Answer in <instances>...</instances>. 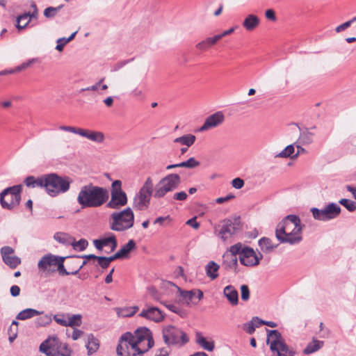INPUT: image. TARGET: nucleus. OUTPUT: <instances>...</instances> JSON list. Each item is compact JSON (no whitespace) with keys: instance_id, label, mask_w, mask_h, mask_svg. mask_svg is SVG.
I'll return each instance as SVG.
<instances>
[{"instance_id":"26","label":"nucleus","mask_w":356,"mask_h":356,"mask_svg":"<svg viewBox=\"0 0 356 356\" xmlns=\"http://www.w3.org/2000/svg\"><path fill=\"white\" fill-rule=\"evenodd\" d=\"M218 42L216 36L208 37L195 44V47L200 51H205L213 47Z\"/></svg>"},{"instance_id":"48","label":"nucleus","mask_w":356,"mask_h":356,"mask_svg":"<svg viewBox=\"0 0 356 356\" xmlns=\"http://www.w3.org/2000/svg\"><path fill=\"white\" fill-rule=\"evenodd\" d=\"M313 134L309 131L302 132L300 134L299 140L302 144H310L313 141Z\"/></svg>"},{"instance_id":"3","label":"nucleus","mask_w":356,"mask_h":356,"mask_svg":"<svg viewBox=\"0 0 356 356\" xmlns=\"http://www.w3.org/2000/svg\"><path fill=\"white\" fill-rule=\"evenodd\" d=\"M108 198L106 188L90 184L80 188L76 200L81 209L96 208L107 202Z\"/></svg>"},{"instance_id":"9","label":"nucleus","mask_w":356,"mask_h":356,"mask_svg":"<svg viewBox=\"0 0 356 356\" xmlns=\"http://www.w3.org/2000/svg\"><path fill=\"white\" fill-rule=\"evenodd\" d=\"M162 334L163 341L168 346L178 345L182 346L189 341L187 334L184 331L173 325L164 327Z\"/></svg>"},{"instance_id":"20","label":"nucleus","mask_w":356,"mask_h":356,"mask_svg":"<svg viewBox=\"0 0 356 356\" xmlns=\"http://www.w3.org/2000/svg\"><path fill=\"white\" fill-rule=\"evenodd\" d=\"M93 245L99 251H102L104 247L109 245L111 248L109 252H113L118 246V242L115 235L111 234L108 237L94 240ZM107 252L108 253V252Z\"/></svg>"},{"instance_id":"12","label":"nucleus","mask_w":356,"mask_h":356,"mask_svg":"<svg viewBox=\"0 0 356 356\" xmlns=\"http://www.w3.org/2000/svg\"><path fill=\"white\" fill-rule=\"evenodd\" d=\"M341 210V207L337 204L332 202L321 209L313 207L310 211L315 220L328 221L337 218L340 214Z\"/></svg>"},{"instance_id":"38","label":"nucleus","mask_w":356,"mask_h":356,"mask_svg":"<svg viewBox=\"0 0 356 356\" xmlns=\"http://www.w3.org/2000/svg\"><path fill=\"white\" fill-rule=\"evenodd\" d=\"M277 356H294L295 352L289 348L286 343L281 344V346L277 348Z\"/></svg>"},{"instance_id":"62","label":"nucleus","mask_w":356,"mask_h":356,"mask_svg":"<svg viewBox=\"0 0 356 356\" xmlns=\"http://www.w3.org/2000/svg\"><path fill=\"white\" fill-rule=\"evenodd\" d=\"M186 225L192 227L193 228L197 229L200 227V223L197 222L196 217H193L186 221Z\"/></svg>"},{"instance_id":"49","label":"nucleus","mask_w":356,"mask_h":356,"mask_svg":"<svg viewBox=\"0 0 356 356\" xmlns=\"http://www.w3.org/2000/svg\"><path fill=\"white\" fill-rule=\"evenodd\" d=\"M241 299L243 301H248L250 299V292L248 285L243 284L241 286Z\"/></svg>"},{"instance_id":"52","label":"nucleus","mask_w":356,"mask_h":356,"mask_svg":"<svg viewBox=\"0 0 356 356\" xmlns=\"http://www.w3.org/2000/svg\"><path fill=\"white\" fill-rule=\"evenodd\" d=\"M37 61L36 58H31L28 60L27 61L22 63L20 65L16 67L17 72H20L22 70H24L26 69L28 67H29L33 63H35Z\"/></svg>"},{"instance_id":"2","label":"nucleus","mask_w":356,"mask_h":356,"mask_svg":"<svg viewBox=\"0 0 356 356\" xmlns=\"http://www.w3.org/2000/svg\"><path fill=\"white\" fill-rule=\"evenodd\" d=\"M304 225L296 215H288L277 225L275 236L281 243L298 244L302 240Z\"/></svg>"},{"instance_id":"11","label":"nucleus","mask_w":356,"mask_h":356,"mask_svg":"<svg viewBox=\"0 0 356 356\" xmlns=\"http://www.w3.org/2000/svg\"><path fill=\"white\" fill-rule=\"evenodd\" d=\"M241 229L239 218H228L222 220L219 225L217 236L223 241L230 239Z\"/></svg>"},{"instance_id":"6","label":"nucleus","mask_w":356,"mask_h":356,"mask_svg":"<svg viewBox=\"0 0 356 356\" xmlns=\"http://www.w3.org/2000/svg\"><path fill=\"white\" fill-rule=\"evenodd\" d=\"M181 181L178 174L171 173L163 177L154 186V198L161 199L168 193L176 190L180 185Z\"/></svg>"},{"instance_id":"57","label":"nucleus","mask_w":356,"mask_h":356,"mask_svg":"<svg viewBox=\"0 0 356 356\" xmlns=\"http://www.w3.org/2000/svg\"><path fill=\"white\" fill-rule=\"evenodd\" d=\"M51 321V318L47 315H45L38 318L36 323L38 325L42 326L49 324Z\"/></svg>"},{"instance_id":"25","label":"nucleus","mask_w":356,"mask_h":356,"mask_svg":"<svg viewBox=\"0 0 356 356\" xmlns=\"http://www.w3.org/2000/svg\"><path fill=\"white\" fill-rule=\"evenodd\" d=\"M259 18L254 15H248L243 22V26L248 31H253L259 24Z\"/></svg>"},{"instance_id":"5","label":"nucleus","mask_w":356,"mask_h":356,"mask_svg":"<svg viewBox=\"0 0 356 356\" xmlns=\"http://www.w3.org/2000/svg\"><path fill=\"white\" fill-rule=\"evenodd\" d=\"M134 225V214L130 207L120 211H114L110 215L109 227L115 232H124Z\"/></svg>"},{"instance_id":"51","label":"nucleus","mask_w":356,"mask_h":356,"mask_svg":"<svg viewBox=\"0 0 356 356\" xmlns=\"http://www.w3.org/2000/svg\"><path fill=\"white\" fill-rule=\"evenodd\" d=\"M54 321L59 325L67 327V319H65L63 314H56L54 316Z\"/></svg>"},{"instance_id":"61","label":"nucleus","mask_w":356,"mask_h":356,"mask_svg":"<svg viewBox=\"0 0 356 356\" xmlns=\"http://www.w3.org/2000/svg\"><path fill=\"white\" fill-rule=\"evenodd\" d=\"M350 26H351V22H350V20H348V21L340 24L339 26H337L335 29V31L337 33H340V32L346 30Z\"/></svg>"},{"instance_id":"19","label":"nucleus","mask_w":356,"mask_h":356,"mask_svg":"<svg viewBox=\"0 0 356 356\" xmlns=\"http://www.w3.org/2000/svg\"><path fill=\"white\" fill-rule=\"evenodd\" d=\"M225 120L224 115L222 112H216L209 117L204 121L203 125L200 127V131H205L209 129L215 128L220 125Z\"/></svg>"},{"instance_id":"23","label":"nucleus","mask_w":356,"mask_h":356,"mask_svg":"<svg viewBox=\"0 0 356 356\" xmlns=\"http://www.w3.org/2000/svg\"><path fill=\"white\" fill-rule=\"evenodd\" d=\"M24 184L27 187L29 188H44L45 187V175H43L39 177H35L34 176H29L24 180Z\"/></svg>"},{"instance_id":"1","label":"nucleus","mask_w":356,"mask_h":356,"mask_svg":"<svg viewBox=\"0 0 356 356\" xmlns=\"http://www.w3.org/2000/svg\"><path fill=\"white\" fill-rule=\"evenodd\" d=\"M154 345L150 330L140 327L134 332L124 333L119 339L116 351L118 356H143Z\"/></svg>"},{"instance_id":"58","label":"nucleus","mask_w":356,"mask_h":356,"mask_svg":"<svg viewBox=\"0 0 356 356\" xmlns=\"http://www.w3.org/2000/svg\"><path fill=\"white\" fill-rule=\"evenodd\" d=\"M244 330L246 331L247 333L252 334L254 332L255 328L253 326V322L251 320L250 322L244 324L243 325Z\"/></svg>"},{"instance_id":"8","label":"nucleus","mask_w":356,"mask_h":356,"mask_svg":"<svg viewBox=\"0 0 356 356\" xmlns=\"http://www.w3.org/2000/svg\"><path fill=\"white\" fill-rule=\"evenodd\" d=\"M152 195L154 197V183L152 177H148L134 199V207L138 210L147 209Z\"/></svg>"},{"instance_id":"22","label":"nucleus","mask_w":356,"mask_h":356,"mask_svg":"<svg viewBox=\"0 0 356 356\" xmlns=\"http://www.w3.org/2000/svg\"><path fill=\"white\" fill-rule=\"evenodd\" d=\"M223 294L232 305H237L238 303V293L232 285H228L224 288Z\"/></svg>"},{"instance_id":"17","label":"nucleus","mask_w":356,"mask_h":356,"mask_svg":"<svg viewBox=\"0 0 356 356\" xmlns=\"http://www.w3.org/2000/svg\"><path fill=\"white\" fill-rule=\"evenodd\" d=\"M62 343L57 337H50L44 340L40 346V351L46 355H49L51 351L54 354H56L58 351H60L61 348Z\"/></svg>"},{"instance_id":"55","label":"nucleus","mask_w":356,"mask_h":356,"mask_svg":"<svg viewBox=\"0 0 356 356\" xmlns=\"http://www.w3.org/2000/svg\"><path fill=\"white\" fill-rule=\"evenodd\" d=\"M56 42V49L58 51H62L65 44L68 43V41L66 40V38H60L57 40Z\"/></svg>"},{"instance_id":"7","label":"nucleus","mask_w":356,"mask_h":356,"mask_svg":"<svg viewBox=\"0 0 356 356\" xmlns=\"http://www.w3.org/2000/svg\"><path fill=\"white\" fill-rule=\"evenodd\" d=\"M22 185H15L5 188L0 193V204L2 208L13 210L17 208L21 201Z\"/></svg>"},{"instance_id":"53","label":"nucleus","mask_w":356,"mask_h":356,"mask_svg":"<svg viewBox=\"0 0 356 356\" xmlns=\"http://www.w3.org/2000/svg\"><path fill=\"white\" fill-rule=\"evenodd\" d=\"M187 197L188 195L185 191L177 192L172 195L173 200L184 201Z\"/></svg>"},{"instance_id":"56","label":"nucleus","mask_w":356,"mask_h":356,"mask_svg":"<svg viewBox=\"0 0 356 356\" xmlns=\"http://www.w3.org/2000/svg\"><path fill=\"white\" fill-rule=\"evenodd\" d=\"M232 186L236 189H241L244 186V181L239 178H235L232 181Z\"/></svg>"},{"instance_id":"37","label":"nucleus","mask_w":356,"mask_h":356,"mask_svg":"<svg viewBox=\"0 0 356 356\" xmlns=\"http://www.w3.org/2000/svg\"><path fill=\"white\" fill-rule=\"evenodd\" d=\"M295 147L294 145H289L286 146L282 152L275 155V157L280 158H288L290 157L292 159V156L295 154Z\"/></svg>"},{"instance_id":"10","label":"nucleus","mask_w":356,"mask_h":356,"mask_svg":"<svg viewBox=\"0 0 356 356\" xmlns=\"http://www.w3.org/2000/svg\"><path fill=\"white\" fill-rule=\"evenodd\" d=\"M127 194L122 190L121 181H114L111 190V200L106 207L112 209H120L127 204Z\"/></svg>"},{"instance_id":"35","label":"nucleus","mask_w":356,"mask_h":356,"mask_svg":"<svg viewBox=\"0 0 356 356\" xmlns=\"http://www.w3.org/2000/svg\"><path fill=\"white\" fill-rule=\"evenodd\" d=\"M323 346V341L314 339L312 343H309L304 349L303 353L306 355L312 354L319 349Z\"/></svg>"},{"instance_id":"33","label":"nucleus","mask_w":356,"mask_h":356,"mask_svg":"<svg viewBox=\"0 0 356 356\" xmlns=\"http://www.w3.org/2000/svg\"><path fill=\"white\" fill-rule=\"evenodd\" d=\"M195 139V136L189 134L176 138L174 140V143H180L181 145H186L187 147H191L194 144Z\"/></svg>"},{"instance_id":"43","label":"nucleus","mask_w":356,"mask_h":356,"mask_svg":"<svg viewBox=\"0 0 356 356\" xmlns=\"http://www.w3.org/2000/svg\"><path fill=\"white\" fill-rule=\"evenodd\" d=\"M88 245V241L84 238H81L79 241H76L73 238V242L71 243V245L74 250H79V251L84 250L87 248Z\"/></svg>"},{"instance_id":"59","label":"nucleus","mask_w":356,"mask_h":356,"mask_svg":"<svg viewBox=\"0 0 356 356\" xmlns=\"http://www.w3.org/2000/svg\"><path fill=\"white\" fill-rule=\"evenodd\" d=\"M104 78H102L97 83H96L95 84H94V85H92L91 86H89L88 88H82L81 90V91H82V92L87 91V90L96 91V90H97V89L100 86L101 83L104 81Z\"/></svg>"},{"instance_id":"32","label":"nucleus","mask_w":356,"mask_h":356,"mask_svg":"<svg viewBox=\"0 0 356 356\" xmlns=\"http://www.w3.org/2000/svg\"><path fill=\"white\" fill-rule=\"evenodd\" d=\"M54 238L58 243L68 246L73 242V237L66 233L57 232L54 234Z\"/></svg>"},{"instance_id":"54","label":"nucleus","mask_w":356,"mask_h":356,"mask_svg":"<svg viewBox=\"0 0 356 356\" xmlns=\"http://www.w3.org/2000/svg\"><path fill=\"white\" fill-rule=\"evenodd\" d=\"M96 261H97V266H99L103 269L107 268L110 265L106 260V257L98 256Z\"/></svg>"},{"instance_id":"64","label":"nucleus","mask_w":356,"mask_h":356,"mask_svg":"<svg viewBox=\"0 0 356 356\" xmlns=\"http://www.w3.org/2000/svg\"><path fill=\"white\" fill-rule=\"evenodd\" d=\"M265 16L267 19H268L270 20H272V21L276 20L275 13L274 10L272 9L267 10L265 13Z\"/></svg>"},{"instance_id":"15","label":"nucleus","mask_w":356,"mask_h":356,"mask_svg":"<svg viewBox=\"0 0 356 356\" xmlns=\"http://www.w3.org/2000/svg\"><path fill=\"white\" fill-rule=\"evenodd\" d=\"M60 256L54 255L51 253L47 254L42 257L38 261V267L40 270L44 272H54L56 264L58 261Z\"/></svg>"},{"instance_id":"63","label":"nucleus","mask_w":356,"mask_h":356,"mask_svg":"<svg viewBox=\"0 0 356 356\" xmlns=\"http://www.w3.org/2000/svg\"><path fill=\"white\" fill-rule=\"evenodd\" d=\"M234 198V195H232V194H228L227 196L225 197H218L216 199V202L218 203V204H222V203H224L227 201H229L232 199Z\"/></svg>"},{"instance_id":"21","label":"nucleus","mask_w":356,"mask_h":356,"mask_svg":"<svg viewBox=\"0 0 356 356\" xmlns=\"http://www.w3.org/2000/svg\"><path fill=\"white\" fill-rule=\"evenodd\" d=\"M266 331L268 332L266 343L270 345V349L275 352L281 346V344H284L285 342L281 334L277 330H270L266 329Z\"/></svg>"},{"instance_id":"40","label":"nucleus","mask_w":356,"mask_h":356,"mask_svg":"<svg viewBox=\"0 0 356 356\" xmlns=\"http://www.w3.org/2000/svg\"><path fill=\"white\" fill-rule=\"evenodd\" d=\"M177 291H178V293H179V296L187 303H189V301H191L193 298V297L195 296V290L184 291V290H181L179 287H177Z\"/></svg>"},{"instance_id":"24","label":"nucleus","mask_w":356,"mask_h":356,"mask_svg":"<svg viewBox=\"0 0 356 356\" xmlns=\"http://www.w3.org/2000/svg\"><path fill=\"white\" fill-rule=\"evenodd\" d=\"M206 275L211 280H214L219 276L218 271L220 265L213 261H209L204 267Z\"/></svg>"},{"instance_id":"39","label":"nucleus","mask_w":356,"mask_h":356,"mask_svg":"<svg viewBox=\"0 0 356 356\" xmlns=\"http://www.w3.org/2000/svg\"><path fill=\"white\" fill-rule=\"evenodd\" d=\"M66 257H60L58 261L56 264L57 268L56 270H57L60 275L64 276V275H72V271L69 272L67 271L64 266V261L66 259Z\"/></svg>"},{"instance_id":"14","label":"nucleus","mask_w":356,"mask_h":356,"mask_svg":"<svg viewBox=\"0 0 356 356\" xmlns=\"http://www.w3.org/2000/svg\"><path fill=\"white\" fill-rule=\"evenodd\" d=\"M263 255L259 252L256 254L254 250L249 247H244L241 255L239 257L240 262L246 266H254L259 264Z\"/></svg>"},{"instance_id":"30","label":"nucleus","mask_w":356,"mask_h":356,"mask_svg":"<svg viewBox=\"0 0 356 356\" xmlns=\"http://www.w3.org/2000/svg\"><path fill=\"white\" fill-rule=\"evenodd\" d=\"M196 342L204 350L208 351H212L215 347L213 341H208L200 332L196 334Z\"/></svg>"},{"instance_id":"45","label":"nucleus","mask_w":356,"mask_h":356,"mask_svg":"<svg viewBox=\"0 0 356 356\" xmlns=\"http://www.w3.org/2000/svg\"><path fill=\"white\" fill-rule=\"evenodd\" d=\"M243 248L242 247V244L241 243H236L235 245H232L229 248V252L232 254V256L234 257L233 259V261L236 263L237 259L236 257V254H239V257L241 255L242 250Z\"/></svg>"},{"instance_id":"41","label":"nucleus","mask_w":356,"mask_h":356,"mask_svg":"<svg viewBox=\"0 0 356 356\" xmlns=\"http://www.w3.org/2000/svg\"><path fill=\"white\" fill-rule=\"evenodd\" d=\"M63 5H60L57 7H51V6L48 7L44 9V15L47 18H53L57 15V13L63 8Z\"/></svg>"},{"instance_id":"34","label":"nucleus","mask_w":356,"mask_h":356,"mask_svg":"<svg viewBox=\"0 0 356 356\" xmlns=\"http://www.w3.org/2000/svg\"><path fill=\"white\" fill-rule=\"evenodd\" d=\"M117 314L119 317H131L138 310V307L134 306L124 308H117Z\"/></svg>"},{"instance_id":"36","label":"nucleus","mask_w":356,"mask_h":356,"mask_svg":"<svg viewBox=\"0 0 356 356\" xmlns=\"http://www.w3.org/2000/svg\"><path fill=\"white\" fill-rule=\"evenodd\" d=\"M33 17L31 15L30 13H25L17 17V27L19 30L24 29L30 22L31 18Z\"/></svg>"},{"instance_id":"28","label":"nucleus","mask_w":356,"mask_h":356,"mask_svg":"<svg viewBox=\"0 0 356 356\" xmlns=\"http://www.w3.org/2000/svg\"><path fill=\"white\" fill-rule=\"evenodd\" d=\"M136 248L134 240L130 239L125 245H124L118 251L121 259L128 257L129 254Z\"/></svg>"},{"instance_id":"16","label":"nucleus","mask_w":356,"mask_h":356,"mask_svg":"<svg viewBox=\"0 0 356 356\" xmlns=\"http://www.w3.org/2000/svg\"><path fill=\"white\" fill-rule=\"evenodd\" d=\"M14 252V249L10 246H3L1 248L2 259L10 268H15L21 264L20 258L15 256Z\"/></svg>"},{"instance_id":"31","label":"nucleus","mask_w":356,"mask_h":356,"mask_svg":"<svg viewBox=\"0 0 356 356\" xmlns=\"http://www.w3.org/2000/svg\"><path fill=\"white\" fill-rule=\"evenodd\" d=\"M259 245L261 250L266 252L268 253L273 250L275 248H277V245H273L272 241L266 237H263L259 241Z\"/></svg>"},{"instance_id":"42","label":"nucleus","mask_w":356,"mask_h":356,"mask_svg":"<svg viewBox=\"0 0 356 356\" xmlns=\"http://www.w3.org/2000/svg\"><path fill=\"white\" fill-rule=\"evenodd\" d=\"M339 203L345 207L346 209L350 212L356 210V202L355 201L343 198L339 201Z\"/></svg>"},{"instance_id":"44","label":"nucleus","mask_w":356,"mask_h":356,"mask_svg":"<svg viewBox=\"0 0 356 356\" xmlns=\"http://www.w3.org/2000/svg\"><path fill=\"white\" fill-rule=\"evenodd\" d=\"M181 168H195L200 165V163L194 157L189 158L187 161L179 163Z\"/></svg>"},{"instance_id":"4","label":"nucleus","mask_w":356,"mask_h":356,"mask_svg":"<svg viewBox=\"0 0 356 356\" xmlns=\"http://www.w3.org/2000/svg\"><path fill=\"white\" fill-rule=\"evenodd\" d=\"M72 179L69 177H61L56 173L45 175V187L47 193L51 197H56L69 191Z\"/></svg>"},{"instance_id":"13","label":"nucleus","mask_w":356,"mask_h":356,"mask_svg":"<svg viewBox=\"0 0 356 356\" xmlns=\"http://www.w3.org/2000/svg\"><path fill=\"white\" fill-rule=\"evenodd\" d=\"M59 129L80 135L81 136L86 138L91 141L98 143H102L104 140V135L101 131H91L89 129L65 125L60 126Z\"/></svg>"},{"instance_id":"29","label":"nucleus","mask_w":356,"mask_h":356,"mask_svg":"<svg viewBox=\"0 0 356 356\" xmlns=\"http://www.w3.org/2000/svg\"><path fill=\"white\" fill-rule=\"evenodd\" d=\"M86 347L88 350V355L95 353L99 347L98 339H96L93 334H89L88 336V342L86 345Z\"/></svg>"},{"instance_id":"60","label":"nucleus","mask_w":356,"mask_h":356,"mask_svg":"<svg viewBox=\"0 0 356 356\" xmlns=\"http://www.w3.org/2000/svg\"><path fill=\"white\" fill-rule=\"evenodd\" d=\"M98 256H96L95 254H85V255H76L72 256V257L76 258V259H85L87 261L89 260H92L93 261H96Z\"/></svg>"},{"instance_id":"47","label":"nucleus","mask_w":356,"mask_h":356,"mask_svg":"<svg viewBox=\"0 0 356 356\" xmlns=\"http://www.w3.org/2000/svg\"><path fill=\"white\" fill-rule=\"evenodd\" d=\"M67 327L79 326L81 324V315L74 314L67 319Z\"/></svg>"},{"instance_id":"27","label":"nucleus","mask_w":356,"mask_h":356,"mask_svg":"<svg viewBox=\"0 0 356 356\" xmlns=\"http://www.w3.org/2000/svg\"><path fill=\"white\" fill-rule=\"evenodd\" d=\"M43 312L28 308L21 311L16 316L17 320L24 321L42 314Z\"/></svg>"},{"instance_id":"46","label":"nucleus","mask_w":356,"mask_h":356,"mask_svg":"<svg viewBox=\"0 0 356 356\" xmlns=\"http://www.w3.org/2000/svg\"><path fill=\"white\" fill-rule=\"evenodd\" d=\"M130 95L138 100H143L146 97L145 92L138 86L131 91Z\"/></svg>"},{"instance_id":"18","label":"nucleus","mask_w":356,"mask_h":356,"mask_svg":"<svg viewBox=\"0 0 356 356\" xmlns=\"http://www.w3.org/2000/svg\"><path fill=\"white\" fill-rule=\"evenodd\" d=\"M139 316L156 323L161 322L165 318L163 313L159 308L153 306L144 308L139 314Z\"/></svg>"},{"instance_id":"50","label":"nucleus","mask_w":356,"mask_h":356,"mask_svg":"<svg viewBox=\"0 0 356 356\" xmlns=\"http://www.w3.org/2000/svg\"><path fill=\"white\" fill-rule=\"evenodd\" d=\"M70 355L71 350L66 343H62V346L61 348L60 349V351H58L56 353V355L57 356H70Z\"/></svg>"}]
</instances>
